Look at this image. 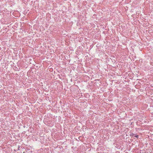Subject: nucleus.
<instances>
[{"label": "nucleus", "instance_id": "1", "mask_svg": "<svg viewBox=\"0 0 153 153\" xmlns=\"http://www.w3.org/2000/svg\"><path fill=\"white\" fill-rule=\"evenodd\" d=\"M134 136L135 137H136L137 138H138L139 136L138 135H136L134 134Z\"/></svg>", "mask_w": 153, "mask_h": 153}, {"label": "nucleus", "instance_id": "2", "mask_svg": "<svg viewBox=\"0 0 153 153\" xmlns=\"http://www.w3.org/2000/svg\"><path fill=\"white\" fill-rule=\"evenodd\" d=\"M99 153V152H98V153Z\"/></svg>", "mask_w": 153, "mask_h": 153}]
</instances>
